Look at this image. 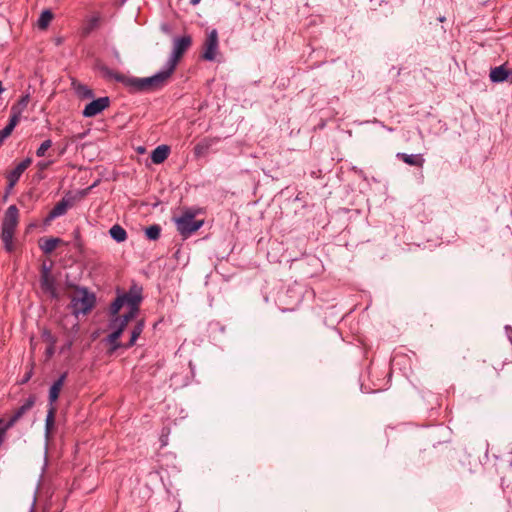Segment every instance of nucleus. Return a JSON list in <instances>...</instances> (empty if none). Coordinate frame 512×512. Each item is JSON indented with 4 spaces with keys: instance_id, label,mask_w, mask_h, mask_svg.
<instances>
[{
    "instance_id": "obj_24",
    "label": "nucleus",
    "mask_w": 512,
    "mask_h": 512,
    "mask_svg": "<svg viewBox=\"0 0 512 512\" xmlns=\"http://www.w3.org/2000/svg\"><path fill=\"white\" fill-rule=\"evenodd\" d=\"M145 235L149 240L156 241L160 238L161 227L158 224L151 225L145 229Z\"/></svg>"
},
{
    "instance_id": "obj_9",
    "label": "nucleus",
    "mask_w": 512,
    "mask_h": 512,
    "mask_svg": "<svg viewBox=\"0 0 512 512\" xmlns=\"http://www.w3.org/2000/svg\"><path fill=\"white\" fill-rule=\"evenodd\" d=\"M74 202H75L74 197H70V198L64 197L50 210V212L44 219V223L49 224L55 218L66 214L68 208L72 207L74 205Z\"/></svg>"
},
{
    "instance_id": "obj_14",
    "label": "nucleus",
    "mask_w": 512,
    "mask_h": 512,
    "mask_svg": "<svg viewBox=\"0 0 512 512\" xmlns=\"http://www.w3.org/2000/svg\"><path fill=\"white\" fill-rule=\"evenodd\" d=\"M67 377V372L62 373L57 380L54 381L52 386L49 389V404L50 406H54V403L59 398L60 391L64 385V382Z\"/></svg>"
},
{
    "instance_id": "obj_28",
    "label": "nucleus",
    "mask_w": 512,
    "mask_h": 512,
    "mask_svg": "<svg viewBox=\"0 0 512 512\" xmlns=\"http://www.w3.org/2000/svg\"><path fill=\"white\" fill-rule=\"evenodd\" d=\"M21 112H19L16 108H11V115L7 125L11 126V128H15L19 123L21 118Z\"/></svg>"
},
{
    "instance_id": "obj_4",
    "label": "nucleus",
    "mask_w": 512,
    "mask_h": 512,
    "mask_svg": "<svg viewBox=\"0 0 512 512\" xmlns=\"http://www.w3.org/2000/svg\"><path fill=\"white\" fill-rule=\"evenodd\" d=\"M79 295L73 296L69 307L75 316L79 314H88L96 304V297L94 293L89 292L85 288H77Z\"/></svg>"
},
{
    "instance_id": "obj_15",
    "label": "nucleus",
    "mask_w": 512,
    "mask_h": 512,
    "mask_svg": "<svg viewBox=\"0 0 512 512\" xmlns=\"http://www.w3.org/2000/svg\"><path fill=\"white\" fill-rule=\"evenodd\" d=\"M32 159L27 157L21 161L13 170H11L6 178L11 179V182H18L23 172L31 165Z\"/></svg>"
},
{
    "instance_id": "obj_1",
    "label": "nucleus",
    "mask_w": 512,
    "mask_h": 512,
    "mask_svg": "<svg viewBox=\"0 0 512 512\" xmlns=\"http://www.w3.org/2000/svg\"><path fill=\"white\" fill-rule=\"evenodd\" d=\"M99 70L106 79L122 83L129 87L133 92L159 90L165 85L172 75L167 69L160 71L151 77L145 78L127 77L122 73L110 69L106 65L99 66Z\"/></svg>"
},
{
    "instance_id": "obj_18",
    "label": "nucleus",
    "mask_w": 512,
    "mask_h": 512,
    "mask_svg": "<svg viewBox=\"0 0 512 512\" xmlns=\"http://www.w3.org/2000/svg\"><path fill=\"white\" fill-rule=\"evenodd\" d=\"M60 243H62V239L60 238H41L39 240V247L43 251V253L51 254Z\"/></svg>"
},
{
    "instance_id": "obj_8",
    "label": "nucleus",
    "mask_w": 512,
    "mask_h": 512,
    "mask_svg": "<svg viewBox=\"0 0 512 512\" xmlns=\"http://www.w3.org/2000/svg\"><path fill=\"white\" fill-rule=\"evenodd\" d=\"M110 105V98L108 96L100 97L88 103L82 114L86 118L94 117L104 111Z\"/></svg>"
},
{
    "instance_id": "obj_2",
    "label": "nucleus",
    "mask_w": 512,
    "mask_h": 512,
    "mask_svg": "<svg viewBox=\"0 0 512 512\" xmlns=\"http://www.w3.org/2000/svg\"><path fill=\"white\" fill-rule=\"evenodd\" d=\"M142 292L141 286L133 284L128 291L118 295L110 305L111 316L119 314L120 309L125 305L129 307L128 312L138 314L140 303L143 300Z\"/></svg>"
},
{
    "instance_id": "obj_32",
    "label": "nucleus",
    "mask_w": 512,
    "mask_h": 512,
    "mask_svg": "<svg viewBox=\"0 0 512 512\" xmlns=\"http://www.w3.org/2000/svg\"><path fill=\"white\" fill-rule=\"evenodd\" d=\"M51 274V266H47L46 263H43L41 266V275L40 277L49 276Z\"/></svg>"
},
{
    "instance_id": "obj_27",
    "label": "nucleus",
    "mask_w": 512,
    "mask_h": 512,
    "mask_svg": "<svg viewBox=\"0 0 512 512\" xmlns=\"http://www.w3.org/2000/svg\"><path fill=\"white\" fill-rule=\"evenodd\" d=\"M30 101V95L25 94L20 97L16 104L12 105L11 108H16L19 112H23Z\"/></svg>"
},
{
    "instance_id": "obj_10",
    "label": "nucleus",
    "mask_w": 512,
    "mask_h": 512,
    "mask_svg": "<svg viewBox=\"0 0 512 512\" xmlns=\"http://www.w3.org/2000/svg\"><path fill=\"white\" fill-rule=\"evenodd\" d=\"M489 76L493 83L504 81L512 83V69H507L505 65L492 68Z\"/></svg>"
},
{
    "instance_id": "obj_29",
    "label": "nucleus",
    "mask_w": 512,
    "mask_h": 512,
    "mask_svg": "<svg viewBox=\"0 0 512 512\" xmlns=\"http://www.w3.org/2000/svg\"><path fill=\"white\" fill-rule=\"evenodd\" d=\"M52 146V141L47 139L41 143V145L36 150L37 157H43L46 154V151Z\"/></svg>"
},
{
    "instance_id": "obj_39",
    "label": "nucleus",
    "mask_w": 512,
    "mask_h": 512,
    "mask_svg": "<svg viewBox=\"0 0 512 512\" xmlns=\"http://www.w3.org/2000/svg\"><path fill=\"white\" fill-rule=\"evenodd\" d=\"M49 163L39 162L38 166L40 169H46L48 167Z\"/></svg>"
},
{
    "instance_id": "obj_17",
    "label": "nucleus",
    "mask_w": 512,
    "mask_h": 512,
    "mask_svg": "<svg viewBox=\"0 0 512 512\" xmlns=\"http://www.w3.org/2000/svg\"><path fill=\"white\" fill-rule=\"evenodd\" d=\"M121 335H122L121 330L115 329L112 333H110L106 337V339H105L106 342L110 344V348L108 349V353L110 355L113 354L116 350H118L120 348L125 349V346H124L125 343H121L118 341Z\"/></svg>"
},
{
    "instance_id": "obj_23",
    "label": "nucleus",
    "mask_w": 512,
    "mask_h": 512,
    "mask_svg": "<svg viewBox=\"0 0 512 512\" xmlns=\"http://www.w3.org/2000/svg\"><path fill=\"white\" fill-rule=\"evenodd\" d=\"M53 17H54V15L51 10L46 9V10L42 11V13L40 14V17L37 21L38 28L41 30H45L49 26Z\"/></svg>"
},
{
    "instance_id": "obj_16",
    "label": "nucleus",
    "mask_w": 512,
    "mask_h": 512,
    "mask_svg": "<svg viewBox=\"0 0 512 512\" xmlns=\"http://www.w3.org/2000/svg\"><path fill=\"white\" fill-rule=\"evenodd\" d=\"M397 157L404 163L418 168H421L425 162V159L423 158L422 154L398 153Z\"/></svg>"
},
{
    "instance_id": "obj_3",
    "label": "nucleus",
    "mask_w": 512,
    "mask_h": 512,
    "mask_svg": "<svg viewBox=\"0 0 512 512\" xmlns=\"http://www.w3.org/2000/svg\"><path fill=\"white\" fill-rule=\"evenodd\" d=\"M19 221V210L16 205L7 208L2 220L1 239L7 252L14 250L13 237Z\"/></svg>"
},
{
    "instance_id": "obj_21",
    "label": "nucleus",
    "mask_w": 512,
    "mask_h": 512,
    "mask_svg": "<svg viewBox=\"0 0 512 512\" xmlns=\"http://www.w3.org/2000/svg\"><path fill=\"white\" fill-rule=\"evenodd\" d=\"M109 234L112 237V239H114L118 243L124 242L127 239L126 230L118 224H115L110 228Z\"/></svg>"
},
{
    "instance_id": "obj_13",
    "label": "nucleus",
    "mask_w": 512,
    "mask_h": 512,
    "mask_svg": "<svg viewBox=\"0 0 512 512\" xmlns=\"http://www.w3.org/2000/svg\"><path fill=\"white\" fill-rule=\"evenodd\" d=\"M137 314L133 312H127L122 316L114 315L112 316V319L110 321V327H113L114 329L121 330L123 333L126 329L128 323L136 317Z\"/></svg>"
},
{
    "instance_id": "obj_7",
    "label": "nucleus",
    "mask_w": 512,
    "mask_h": 512,
    "mask_svg": "<svg viewBox=\"0 0 512 512\" xmlns=\"http://www.w3.org/2000/svg\"><path fill=\"white\" fill-rule=\"evenodd\" d=\"M218 50V32L216 29H212L208 34L203 43L202 59L206 61H213L216 58Z\"/></svg>"
},
{
    "instance_id": "obj_12",
    "label": "nucleus",
    "mask_w": 512,
    "mask_h": 512,
    "mask_svg": "<svg viewBox=\"0 0 512 512\" xmlns=\"http://www.w3.org/2000/svg\"><path fill=\"white\" fill-rule=\"evenodd\" d=\"M35 401L36 398L34 395L29 396L7 421V427H12L27 411H29L34 406Z\"/></svg>"
},
{
    "instance_id": "obj_22",
    "label": "nucleus",
    "mask_w": 512,
    "mask_h": 512,
    "mask_svg": "<svg viewBox=\"0 0 512 512\" xmlns=\"http://www.w3.org/2000/svg\"><path fill=\"white\" fill-rule=\"evenodd\" d=\"M55 414H56V407L50 406L47 412L46 421H45V433L48 437L51 431L54 428L55 424Z\"/></svg>"
},
{
    "instance_id": "obj_11",
    "label": "nucleus",
    "mask_w": 512,
    "mask_h": 512,
    "mask_svg": "<svg viewBox=\"0 0 512 512\" xmlns=\"http://www.w3.org/2000/svg\"><path fill=\"white\" fill-rule=\"evenodd\" d=\"M40 287L44 293H48L52 299L58 300L60 294L56 289V279L53 275L40 277Z\"/></svg>"
},
{
    "instance_id": "obj_38",
    "label": "nucleus",
    "mask_w": 512,
    "mask_h": 512,
    "mask_svg": "<svg viewBox=\"0 0 512 512\" xmlns=\"http://www.w3.org/2000/svg\"><path fill=\"white\" fill-rule=\"evenodd\" d=\"M66 286H67L68 288H73V289H75L76 291H77V288H79L78 286H76V285H75V284H73L72 282H68V281L66 282Z\"/></svg>"
},
{
    "instance_id": "obj_34",
    "label": "nucleus",
    "mask_w": 512,
    "mask_h": 512,
    "mask_svg": "<svg viewBox=\"0 0 512 512\" xmlns=\"http://www.w3.org/2000/svg\"><path fill=\"white\" fill-rule=\"evenodd\" d=\"M56 343V339H52V343H50V346L46 349V355L48 357H51L54 354V344Z\"/></svg>"
},
{
    "instance_id": "obj_25",
    "label": "nucleus",
    "mask_w": 512,
    "mask_h": 512,
    "mask_svg": "<svg viewBox=\"0 0 512 512\" xmlns=\"http://www.w3.org/2000/svg\"><path fill=\"white\" fill-rule=\"evenodd\" d=\"M76 92L81 99H92L94 97L93 90L86 85H79Z\"/></svg>"
},
{
    "instance_id": "obj_37",
    "label": "nucleus",
    "mask_w": 512,
    "mask_h": 512,
    "mask_svg": "<svg viewBox=\"0 0 512 512\" xmlns=\"http://www.w3.org/2000/svg\"><path fill=\"white\" fill-rule=\"evenodd\" d=\"M43 337H45V339L50 343H52V339H55L48 330H44Z\"/></svg>"
},
{
    "instance_id": "obj_6",
    "label": "nucleus",
    "mask_w": 512,
    "mask_h": 512,
    "mask_svg": "<svg viewBox=\"0 0 512 512\" xmlns=\"http://www.w3.org/2000/svg\"><path fill=\"white\" fill-rule=\"evenodd\" d=\"M192 45V37L190 35H183L181 37L174 38L173 41V50L170 59L167 62L166 69L173 74L178 62L182 58V56L186 53V51Z\"/></svg>"
},
{
    "instance_id": "obj_40",
    "label": "nucleus",
    "mask_w": 512,
    "mask_h": 512,
    "mask_svg": "<svg viewBox=\"0 0 512 512\" xmlns=\"http://www.w3.org/2000/svg\"><path fill=\"white\" fill-rule=\"evenodd\" d=\"M200 2V0H190V4L197 5Z\"/></svg>"
},
{
    "instance_id": "obj_41",
    "label": "nucleus",
    "mask_w": 512,
    "mask_h": 512,
    "mask_svg": "<svg viewBox=\"0 0 512 512\" xmlns=\"http://www.w3.org/2000/svg\"><path fill=\"white\" fill-rule=\"evenodd\" d=\"M5 138H3V136L0 134V146L3 144Z\"/></svg>"
},
{
    "instance_id": "obj_31",
    "label": "nucleus",
    "mask_w": 512,
    "mask_h": 512,
    "mask_svg": "<svg viewBox=\"0 0 512 512\" xmlns=\"http://www.w3.org/2000/svg\"><path fill=\"white\" fill-rule=\"evenodd\" d=\"M99 18L93 17L90 19L88 26L85 28V32L89 33L98 26Z\"/></svg>"
},
{
    "instance_id": "obj_45",
    "label": "nucleus",
    "mask_w": 512,
    "mask_h": 512,
    "mask_svg": "<svg viewBox=\"0 0 512 512\" xmlns=\"http://www.w3.org/2000/svg\"><path fill=\"white\" fill-rule=\"evenodd\" d=\"M8 195H9V194H5V195H4V200H6V199H7Z\"/></svg>"
},
{
    "instance_id": "obj_30",
    "label": "nucleus",
    "mask_w": 512,
    "mask_h": 512,
    "mask_svg": "<svg viewBox=\"0 0 512 512\" xmlns=\"http://www.w3.org/2000/svg\"><path fill=\"white\" fill-rule=\"evenodd\" d=\"M34 365H35L34 361H31L30 368L25 373L23 379L21 380V382H20L21 384H25V383H27L31 379V377L33 375Z\"/></svg>"
},
{
    "instance_id": "obj_26",
    "label": "nucleus",
    "mask_w": 512,
    "mask_h": 512,
    "mask_svg": "<svg viewBox=\"0 0 512 512\" xmlns=\"http://www.w3.org/2000/svg\"><path fill=\"white\" fill-rule=\"evenodd\" d=\"M211 146V141L209 139H203L198 142L194 147V152L196 155L204 154Z\"/></svg>"
},
{
    "instance_id": "obj_43",
    "label": "nucleus",
    "mask_w": 512,
    "mask_h": 512,
    "mask_svg": "<svg viewBox=\"0 0 512 512\" xmlns=\"http://www.w3.org/2000/svg\"><path fill=\"white\" fill-rule=\"evenodd\" d=\"M80 237V232L77 230L75 231V238H79Z\"/></svg>"
},
{
    "instance_id": "obj_5",
    "label": "nucleus",
    "mask_w": 512,
    "mask_h": 512,
    "mask_svg": "<svg viewBox=\"0 0 512 512\" xmlns=\"http://www.w3.org/2000/svg\"><path fill=\"white\" fill-rule=\"evenodd\" d=\"M177 231L184 238L189 237L194 232L198 231L204 224L203 220H195V213L188 209L183 214L175 218Z\"/></svg>"
},
{
    "instance_id": "obj_19",
    "label": "nucleus",
    "mask_w": 512,
    "mask_h": 512,
    "mask_svg": "<svg viewBox=\"0 0 512 512\" xmlns=\"http://www.w3.org/2000/svg\"><path fill=\"white\" fill-rule=\"evenodd\" d=\"M169 153H170L169 146L160 145L152 151L151 160L154 164H160L168 158Z\"/></svg>"
},
{
    "instance_id": "obj_35",
    "label": "nucleus",
    "mask_w": 512,
    "mask_h": 512,
    "mask_svg": "<svg viewBox=\"0 0 512 512\" xmlns=\"http://www.w3.org/2000/svg\"><path fill=\"white\" fill-rule=\"evenodd\" d=\"M7 188H6V193L5 194H9L10 191L13 189V187L17 184L16 181H14L13 183L11 182V179H7Z\"/></svg>"
},
{
    "instance_id": "obj_42",
    "label": "nucleus",
    "mask_w": 512,
    "mask_h": 512,
    "mask_svg": "<svg viewBox=\"0 0 512 512\" xmlns=\"http://www.w3.org/2000/svg\"><path fill=\"white\" fill-rule=\"evenodd\" d=\"M4 91V88H3V85H2V82L0 81V94Z\"/></svg>"
},
{
    "instance_id": "obj_36",
    "label": "nucleus",
    "mask_w": 512,
    "mask_h": 512,
    "mask_svg": "<svg viewBox=\"0 0 512 512\" xmlns=\"http://www.w3.org/2000/svg\"><path fill=\"white\" fill-rule=\"evenodd\" d=\"M7 188H6V193L5 194H9L10 191L13 189V187L17 184L16 181H14L13 183L11 182V179H7Z\"/></svg>"
},
{
    "instance_id": "obj_20",
    "label": "nucleus",
    "mask_w": 512,
    "mask_h": 512,
    "mask_svg": "<svg viewBox=\"0 0 512 512\" xmlns=\"http://www.w3.org/2000/svg\"><path fill=\"white\" fill-rule=\"evenodd\" d=\"M144 326H145L144 319L137 321V323L135 324V326L133 327V329L131 331L130 340L124 344L125 349H129L135 345L136 340L139 338V336L143 332Z\"/></svg>"
},
{
    "instance_id": "obj_33",
    "label": "nucleus",
    "mask_w": 512,
    "mask_h": 512,
    "mask_svg": "<svg viewBox=\"0 0 512 512\" xmlns=\"http://www.w3.org/2000/svg\"><path fill=\"white\" fill-rule=\"evenodd\" d=\"M13 130L14 128H11V126L6 125L2 130H0V134L3 136V138L6 139L8 136L11 135Z\"/></svg>"
},
{
    "instance_id": "obj_44",
    "label": "nucleus",
    "mask_w": 512,
    "mask_h": 512,
    "mask_svg": "<svg viewBox=\"0 0 512 512\" xmlns=\"http://www.w3.org/2000/svg\"><path fill=\"white\" fill-rule=\"evenodd\" d=\"M444 20H445V17H440V18H439V21H440V22H443Z\"/></svg>"
}]
</instances>
